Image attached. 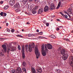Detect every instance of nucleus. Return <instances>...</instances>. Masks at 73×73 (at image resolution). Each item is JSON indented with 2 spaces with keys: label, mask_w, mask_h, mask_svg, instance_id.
Instances as JSON below:
<instances>
[{
  "label": "nucleus",
  "mask_w": 73,
  "mask_h": 73,
  "mask_svg": "<svg viewBox=\"0 0 73 73\" xmlns=\"http://www.w3.org/2000/svg\"><path fill=\"white\" fill-rule=\"evenodd\" d=\"M35 53L36 55L37 59L38 58V57H40V52H38V50L37 47H36L35 48Z\"/></svg>",
  "instance_id": "1"
},
{
  "label": "nucleus",
  "mask_w": 73,
  "mask_h": 73,
  "mask_svg": "<svg viewBox=\"0 0 73 73\" xmlns=\"http://www.w3.org/2000/svg\"><path fill=\"white\" fill-rule=\"evenodd\" d=\"M48 5L49 6V9L50 10H53V9H54L56 8L54 4L53 3H51L50 4V3H48Z\"/></svg>",
  "instance_id": "2"
},
{
  "label": "nucleus",
  "mask_w": 73,
  "mask_h": 73,
  "mask_svg": "<svg viewBox=\"0 0 73 73\" xmlns=\"http://www.w3.org/2000/svg\"><path fill=\"white\" fill-rule=\"evenodd\" d=\"M35 46V43H33L32 45H29V51L30 52H31L32 51V48H34Z\"/></svg>",
  "instance_id": "3"
},
{
  "label": "nucleus",
  "mask_w": 73,
  "mask_h": 73,
  "mask_svg": "<svg viewBox=\"0 0 73 73\" xmlns=\"http://www.w3.org/2000/svg\"><path fill=\"white\" fill-rule=\"evenodd\" d=\"M2 47L3 48V53H6L7 52V46L5 45H2Z\"/></svg>",
  "instance_id": "4"
},
{
  "label": "nucleus",
  "mask_w": 73,
  "mask_h": 73,
  "mask_svg": "<svg viewBox=\"0 0 73 73\" xmlns=\"http://www.w3.org/2000/svg\"><path fill=\"white\" fill-rule=\"evenodd\" d=\"M68 54H66L65 55H63L62 56V58L64 60H66L67 59L68 57Z\"/></svg>",
  "instance_id": "5"
},
{
  "label": "nucleus",
  "mask_w": 73,
  "mask_h": 73,
  "mask_svg": "<svg viewBox=\"0 0 73 73\" xmlns=\"http://www.w3.org/2000/svg\"><path fill=\"white\" fill-rule=\"evenodd\" d=\"M22 72V70L20 68H18L16 69V72L17 73H21Z\"/></svg>",
  "instance_id": "6"
},
{
  "label": "nucleus",
  "mask_w": 73,
  "mask_h": 73,
  "mask_svg": "<svg viewBox=\"0 0 73 73\" xmlns=\"http://www.w3.org/2000/svg\"><path fill=\"white\" fill-rule=\"evenodd\" d=\"M14 8H19L20 7V4H19V3H17L16 4L14 5Z\"/></svg>",
  "instance_id": "7"
},
{
  "label": "nucleus",
  "mask_w": 73,
  "mask_h": 73,
  "mask_svg": "<svg viewBox=\"0 0 73 73\" xmlns=\"http://www.w3.org/2000/svg\"><path fill=\"white\" fill-rule=\"evenodd\" d=\"M44 11V9H43V8H41L39 9L38 13L39 14H41V13H42L43 11Z\"/></svg>",
  "instance_id": "8"
},
{
  "label": "nucleus",
  "mask_w": 73,
  "mask_h": 73,
  "mask_svg": "<svg viewBox=\"0 0 73 73\" xmlns=\"http://www.w3.org/2000/svg\"><path fill=\"white\" fill-rule=\"evenodd\" d=\"M72 9H71V8H70L68 9L67 12L68 13H69V14H70V15H72L73 14L72 13Z\"/></svg>",
  "instance_id": "9"
},
{
  "label": "nucleus",
  "mask_w": 73,
  "mask_h": 73,
  "mask_svg": "<svg viewBox=\"0 0 73 73\" xmlns=\"http://www.w3.org/2000/svg\"><path fill=\"white\" fill-rule=\"evenodd\" d=\"M44 11L45 12L48 11H49V7H48V6L46 5L45 6L44 9Z\"/></svg>",
  "instance_id": "10"
},
{
  "label": "nucleus",
  "mask_w": 73,
  "mask_h": 73,
  "mask_svg": "<svg viewBox=\"0 0 73 73\" xmlns=\"http://www.w3.org/2000/svg\"><path fill=\"white\" fill-rule=\"evenodd\" d=\"M47 47L48 49H52V46L50 44H47Z\"/></svg>",
  "instance_id": "11"
},
{
  "label": "nucleus",
  "mask_w": 73,
  "mask_h": 73,
  "mask_svg": "<svg viewBox=\"0 0 73 73\" xmlns=\"http://www.w3.org/2000/svg\"><path fill=\"white\" fill-rule=\"evenodd\" d=\"M15 0H10L9 2L10 5H13L15 4Z\"/></svg>",
  "instance_id": "12"
},
{
  "label": "nucleus",
  "mask_w": 73,
  "mask_h": 73,
  "mask_svg": "<svg viewBox=\"0 0 73 73\" xmlns=\"http://www.w3.org/2000/svg\"><path fill=\"white\" fill-rule=\"evenodd\" d=\"M61 53L62 54H64L65 53V50L63 48H62L60 51Z\"/></svg>",
  "instance_id": "13"
},
{
  "label": "nucleus",
  "mask_w": 73,
  "mask_h": 73,
  "mask_svg": "<svg viewBox=\"0 0 73 73\" xmlns=\"http://www.w3.org/2000/svg\"><path fill=\"white\" fill-rule=\"evenodd\" d=\"M32 13L33 14H35V13H37V12L36 11V10L35 9V8H33L32 10Z\"/></svg>",
  "instance_id": "14"
},
{
  "label": "nucleus",
  "mask_w": 73,
  "mask_h": 73,
  "mask_svg": "<svg viewBox=\"0 0 73 73\" xmlns=\"http://www.w3.org/2000/svg\"><path fill=\"white\" fill-rule=\"evenodd\" d=\"M44 48L45 49V52H48V48H47V45L46 44L44 45Z\"/></svg>",
  "instance_id": "15"
},
{
  "label": "nucleus",
  "mask_w": 73,
  "mask_h": 73,
  "mask_svg": "<svg viewBox=\"0 0 73 73\" xmlns=\"http://www.w3.org/2000/svg\"><path fill=\"white\" fill-rule=\"evenodd\" d=\"M46 53L47 52H46L45 51H43L42 52V54L43 56H46Z\"/></svg>",
  "instance_id": "16"
},
{
  "label": "nucleus",
  "mask_w": 73,
  "mask_h": 73,
  "mask_svg": "<svg viewBox=\"0 0 73 73\" xmlns=\"http://www.w3.org/2000/svg\"><path fill=\"white\" fill-rule=\"evenodd\" d=\"M28 36L29 37H35V36H36V35L35 34H29L28 35Z\"/></svg>",
  "instance_id": "17"
},
{
  "label": "nucleus",
  "mask_w": 73,
  "mask_h": 73,
  "mask_svg": "<svg viewBox=\"0 0 73 73\" xmlns=\"http://www.w3.org/2000/svg\"><path fill=\"white\" fill-rule=\"evenodd\" d=\"M36 70L37 72H39V73H41V72H42V69L41 68H39L38 69H37Z\"/></svg>",
  "instance_id": "18"
},
{
  "label": "nucleus",
  "mask_w": 73,
  "mask_h": 73,
  "mask_svg": "<svg viewBox=\"0 0 73 73\" xmlns=\"http://www.w3.org/2000/svg\"><path fill=\"white\" fill-rule=\"evenodd\" d=\"M16 47H14L10 49V51L13 52L14 51H15V50H16Z\"/></svg>",
  "instance_id": "19"
},
{
  "label": "nucleus",
  "mask_w": 73,
  "mask_h": 73,
  "mask_svg": "<svg viewBox=\"0 0 73 73\" xmlns=\"http://www.w3.org/2000/svg\"><path fill=\"white\" fill-rule=\"evenodd\" d=\"M31 70L32 73H36V72L35 69V68H32L31 69Z\"/></svg>",
  "instance_id": "20"
},
{
  "label": "nucleus",
  "mask_w": 73,
  "mask_h": 73,
  "mask_svg": "<svg viewBox=\"0 0 73 73\" xmlns=\"http://www.w3.org/2000/svg\"><path fill=\"white\" fill-rule=\"evenodd\" d=\"M61 2H59L58 6L56 8V9H58V8H60V6L61 5Z\"/></svg>",
  "instance_id": "21"
},
{
  "label": "nucleus",
  "mask_w": 73,
  "mask_h": 73,
  "mask_svg": "<svg viewBox=\"0 0 73 73\" xmlns=\"http://www.w3.org/2000/svg\"><path fill=\"white\" fill-rule=\"evenodd\" d=\"M0 56H1V57H4L5 55H4L3 53L1 52H0Z\"/></svg>",
  "instance_id": "22"
},
{
  "label": "nucleus",
  "mask_w": 73,
  "mask_h": 73,
  "mask_svg": "<svg viewBox=\"0 0 73 73\" xmlns=\"http://www.w3.org/2000/svg\"><path fill=\"white\" fill-rule=\"evenodd\" d=\"M22 70H23V72L22 73H25L26 72V71L27 70H26V69L25 68H22Z\"/></svg>",
  "instance_id": "23"
},
{
  "label": "nucleus",
  "mask_w": 73,
  "mask_h": 73,
  "mask_svg": "<svg viewBox=\"0 0 73 73\" xmlns=\"http://www.w3.org/2000/svg\"><path fill=\"white\" fill-rule=\"evenodd\" d=\"M22 1L23 2V4H26V3H27V2L28 1H27V0H22Z\"/></svg>",
  "instance_id": "24"
},
{
  "label": "nucleus",
  "mask_w": 73,
  "mask_h": 73,
  "mask_svg": "<svg viewBox=\"0 0 73 73\" xmlns=\"http://www.w3.org/2000/svg\"><path fill=\"white\" fill-rule=\"evenodd\" d=\"M24 50H25V47L24 46H22V53L24 52Z\"/></svg>",
  "instance_id": "25"
},
{
  "label": "nucleus",
  "mask_w": 73,
  "mask_h": 73,
  "mask_svg": "<svg viewBox=\"0 0 73 73\" xmlns=\"http://www.w3.org/2000/svg\"><path fill=\"white\" fill-rule=\"evenodd\" d=\"M50 37L52 38H56V37L54 35H51L50 36Z\"/></svg>",
  "instance_id": "26"
},
{
  "label": "nucleus",
  "mask_w": 73,
  "mask_h": 73,
  "mask_svg": "<svg viewBox=\"0 0 73 73\" xmlns=\"http://www.w3.org/2000/svg\"><path fill=\"white\" fill-rule=\"evenodd\" d=\"M22 58H25V53L24 52H22Z\"/></svg>",
  "instance_id": "27"
},
{
  "label": "nucleus",
  "mask_w": 73,
  "mask_h": 73,
  "mask_svg": "<svg viewBox=\"0 0 73 73\" xmlns=\"http://www.w3.org/2000/svg\"><path fill=\"white\" fill-rule=\"evenodd\" d=\"M22 65H23V66H25L26 65V63H25V62H23L22 64Z\"/></svg>",
  "instance_id": "28"
},
{
  "label": "nucleus",
  "mask_w": 73,
  "mask_h": 73,
  "mask_svg": "<svg viewBox=\"0 0 73 73\" xmlns=\"http://www.w3.org/2000/svg\"><path fill=\"white\" fill-rule=\"evenodd\" d=\"M56 70L58 73H61V71L59 69H56Z\"/></svg>",
  "instance_id": "29"
},
{
  "label": "nucleus",
  "mask_w": 73,
  "mask_h": 73,
  "mask_svg": "<svg viewBox=\"0 0 73 73\" xmlns=\"http://www.w3.org/2000/svg\"><path fill=\"white\" fill-rule=\"evenodd\" d=\"M8 8V6L7 5H6L4 7V9H7Z\"/></svg>",
  "instance_id": "30"
},
{
  "label": "nucleus",
  "mask_w": 73,
  "mask_h": 73,
  "mask_svg": "<svg viewBox=\"0 0 73 73\" xmlns=\"http://www.w3.org/2000/svg\"><path fill=\"white\" fill-rule=\"evenodd\" d=\"M44 49L45 48H44V44H43L42 46V50H44Z\"/></svg>",
  "instance_id": "31"
},
{
  "label": "nucleus",
  "mask_w": 73,
  "mask_h": 73,
  "mask_svg": "<svg viewBox=\"0 0 73 73\" xmlns=\"http://www.w3.org/2000/svg\"><path fill=\"white\" fill-rule=\"evenodd\" d=\"M18 50H21V47H20V45H18Z\"/></svg>",
  "instance_id": "32"
},
{
  "label": "nucleus",
  "mask_w": 73,
  "mask_h": 73,
  "mask_svg": "<svg viewBox=\"0 0 73 73\" xmlns=\"http://www.w3.org/2000/svg\"><path fill=\"white\" fill-rule=\"evenodd\" d=\"M28 45H26L25 46V49L27 50H28Z\"/></svg>",
  "instance_id": "33"
},
{
  "label": "nucleus",
  "mask_w": 73,
  "mask_h": 73,
  "mask_svg": "<svg viewBox=\"0 0 73 73\" xmlns=\"http://www.w3.org/2000/svg\"><path fill=\"white\" fill-rule=\"evenodd\" d=\"M7 16V13H4L3 14V15L2 16L3 17H5Z\"/></svg>",
  "instance_id": "34"
},
{
  "label": "nucleus",
  "mask_w": 73,
  "mask_h": 73,
  "mask_svg": "<svg viewBox=\"0 0 73 73\" xmlns=\"http://www.w3.org/2000/svg\"><path fill=\"white\" fill-rule=\"evenodd\" d=\"M15 11L16 12H19V11H20V9H17L15 10Z\"/></svg>",
  "instance_id": "35"
},
{
  "label": "nucleus",
  "mask_w": 73,
  "mask_h": 73,
  "mask_svg": "<svg viewBox=\"0 0 73 73\" xmlns=\"http://www.w3.org/2000/svg\"><path fill=\"white\" fill-rule=\"evenodd\" d=\"M10 50L11 51V49L9 48H8V49L7 50V53L8 54H9V52Z\"/></svg>",
  "instance_id": "36"
},
{
  "label": "nucleus",
  "mask_w": 73,
  "mask_h": 73,
  "mask_svg": "<svg viewBox=\"0 0 73 73\" xmlns=\"http://www.w3.org/2000/svg\"><path fill=\"white\" fill-rule=\"evenodd\" d=\"M12 73H15L16 71H15V70H12Z\"/></svg>",
  "instance_id": "37"
},
{
  "label": "nucleus",
  "mask_w": 73,
  "mask_h": 73,
  "mask_svg": "<svg viewBox=\"0 0 73 73\" xmlns=\"http://www.w3.org/2000/svg\"><path fill=\"white\" fill-rule=\"evenodd\" d=\"M17 37H23V36L20 35H17Z\"/></svg>",
  "instance_id": "38"
},
{
  "label": "nucleus",
  "mask_w": 73,
  "mask_h": 73,
  "mask_svg": "<svg viewBox=\"0 0 73 73\" xmlns=\"http://www.w3.org/2000/svg\"><path fill=\"white\" fill-rule=\"evenodd\" d=\"M38 38H39V39H41V38H44V37L42 36H38Z\"/></svg>",
  "instance_id": "39"
},
{
  "label": "nucleus",
  "mask_w": 73,
  "mask_h": 73,
  "mask_svg": "<svg viewBox=\"0 0 73 73\" xmlns=\"http://www.w3.org/2000/svg\"><path fill=\"white\" fill-rule=\"evenodd\" d=\"M33 8H34V9L36 10V9H37L38 8V7L37 6H35V7Z\"/></svg>",
  "instance_id": "40"
},
{
  "label": "nucleus",
  "mask_w": 73,
  "mask_h": 73,
  "mask_svg": "<svg viewBox=\"0 0 73 73\" xmlns=\"http://www.w3.org/2000/svg\"><path fill=\"white\" fill-rule=\"evenodd\" d=\"M69 63L70 64V65L72 66V64H73V63H72V62H69Z\"/></svg>",
  "instance_id": "41"
},
{
  "label": "nucleus",
  "mask_w": 73,
  "mask_h": 73,
  "mask_svg": "<svg viewBox=\"0 0 73 73\" xmlns=\"http://www.w3.org/2000/svg\"><path fill=\"white\" fill-rule=\"evenodd\" d=\"M35 1L36 3H38V0H35Z\"/></svg>",
  "instance_id": "42"
},
{
  "label": "nucleus",
  "mask_w": 73,
  "mask_h": 73,
  "mask_svg": "<svg viewBox=\"0 0 73 73\" xmlns=\"http://www.w3.org/2000/svg\"><path fill=\"white\" fill-rule=\"evenodd\" d=\"M7 31L8 32H11V30L9 29L8 28L7 29Z\"/></svg>",
  "instance_id": "43"
},
{
  "label": "nucleus",
  "mask_w": 73,
  "mask_h": 73,
  "mask_svg": "<svg viewBox=\"0 0 73 73\" xmlns=\"http://www.w3.org/2000/svg\"><path fill=\"white\" fill-rule=\"evenodd\" d=\"M4 13L2 12L0 13V14L1 16H3Z\"/></svg>",
  "instance_id": "44"
},
{
  "label": "nucleus",
  "mask_w": 73,
  "mask_h": 73,
  "mask_svg": "<svg viewBox=\"0 0 73 73\" xmlns=\"http://www.w3.org/2000/svg\"><path fill=\"white\" fill-rule=\"evenodd\" d=\"M11 32L12 33H13V32H15V30H14V29H12L11 30Z\"/></svg>",
  "instance_id": "45"
},
{
  "label": "nucleus",
  "mask_w": 73,
  "mask_h": 73,
  "mask_svg": "<svg viewBox=\"0 0 73 73\" xmlns=\"http://www.w3.org/2000/svg\"><path fill=\"white\" fill-rule=\"evenodd\" d=\"M56 31H59V30H60V28L57 27L56 28Z\"/></svg>",
  "instance_id": "46"
},
{
  "label": "nucleus",
  "mask_w": 73,
  "mask_h": 73,
  "mask_svg": "<svg viewBox=\"0 0 73 73\" xmlns=\"http://www.w3.org/2000/svg\"><path fill=\"white\" fill-rule=\"evenodd\" d=\"M46 26H47V27H48V26H49V23H46Z\"/></svg>",
  "instance_id": "47"
},
{
  "label": "nucleus",
  "mask_w": 73,
  "mask_h": 73,
  "mask_svg": "<svg viewBox=\"0 0 73 73\" xmlns=\"http://www.w3.org/2000/svg\"><path fill=\"white\" fill-rule=\"evenodd\" d=\"M64 17H65V18H68V15H65Z\"/></svg>",
  "instance_id": "48"
},
{
  "label": "nucleus",
  "mask_w": 73,
  "mask_h": 73,
  "mask_svg": "<svg viewBox=\"0 0 73 73\" xmlns=\"http://www.w3.org/2000/svg\"><path fill=\"white\" fill-rule=\"evenodd\" d=\"M54 17H55V15H53L51 17L52 18Z\"/></svg>",
  "instance_id": "49"
},
{
  "label": "nucleus",
  "mask_w": 73,
  "mask_h": 73,
  "mask_svg": "<svg viewBox=\"0 0 73 73\" xmlns=\"http://www.w3.org/2000/svg\"><path fill=\"white\" fill-rule=\"evenodd\" d=\"M67 14L68 15V16L69 17V18L70 19V18H71V17H70V15H69V14Z\"/></svg>",
  "instance_id": "50"
},
{
  "label": "nucleus",
  "mask_w": 73,
  "mask_h": 73,
  "mask_svg": "<svg viewBox=\"0 0 73 73\" xmlns=\"http://www.w3.org/2000/svg\"><path fill=\"white\" fill-rule=\"evenodd\" d=\"M43 33L42 32H40V33L39 34L40 35H42L43 34Z\"/></svg>",
  "instance_id": "51"
},
{
  "label": "nucleus",
  "mask_w": 73,
  "mask_h": 73,
  "mask_svg": "<svg viewBox=\"0 0 73 73\" xmlns=\"http://www.w3.org/2000/svg\"><path fill=\"white\" fill-rule=\"evenodd\" d=\"M3 3H4V1H1V4H3Z\"/></svg>",
  "instance_id": "52"
},
{
  "label": "nucleus",
  "mask_w": 73,
  "mask_h": 73,
  "mask_svg": "<svg viewBox=\"0 0 73 73\" xmlns=\"http://www.w3.org/2000/svg\"><path fill=\"white\" fill-rule=\"evenodd\" d=\"M64 40H65V41H68L69 40L66 39H64Z\"/></svg>",
  "instance_id": "53"
},
{
  "label": "nucleus",
  "mask_w": 73,
  "mask_h": 73,
  "mask_svg": "<svg viewBox=\"0 0 73 73\" xmlns=\"http://www.w3.org/2000/svg\"><path fill=\"white\" fill-rule=\"evenodd\" d=\"M60 13L62 16H64V14H62V12Z\"/></svg>",
  "instance_id": "54"
},
{
  "label": "nucleus",
  "mask_w": 73,
  "mask_h": 73,
  "mask_svg": "<svg viewBox=\"0 0 73 73\" xmlns=\"http://www.w3.org/2000/svg\"><path fill=\"white\" fill-rule=\"evenodd\" d=\"M29 0L30 2H31L33 1V0Z\"/></svg>",
  "instance_id": "55"
},
{
  "label": "nucleus",
  "mask_w": 73,
  "mask_h": 73,
  "mask_svg": "<svg viewBox=\"0 0 73 73\" xmlns=\"http://www.w3.org/2000/svg\"><path fill=\"white\" fill-rule=\"evenodd\" d=\"M27 24H28L29 25L30 24V23H29V22H28L27 23Z\"/></svg>",
  "instance_id": "56"
},
{
  "label": "nucleus",
  "mask_w": 73,
  "mask_h": 73,
  "mask_svg": "<svg viewBox=\"0 0 73 73\" xmlns=\"http://www.w3.org/2000/svg\"><path fill=\"white\" fill-rule=\"evenodd\" d=\"M56 20L57 21H60V19H56Z\"/></svg>",
  "instance_id": "57"
},
{
  "label": "nucleus",
  "mask_w": 73,
  "mask_h": 73,
  "mask_svg": "<svg viewBox=\"0 0 73 73\" xmlns=\"http://www.w3.org/2000/svg\"><path fill=\"white\" fill-rule=\"evenodd\" d=\"M71 7H73V4H72L71 5Z\"/></svg>",
  "instance_id": "58"
},
{
  "label": "nucleus",
  "mask_w": 73,
  "mask_h": 73,
  "mask_svg": "<svg viewBox=\"0 0 73 73\" xmlns=\"http://www.w3.org/2000/svg\"><path fill=\"white\" fill-rule=\"evenodd\" d=\"M6 26H8V23H6Z\"/></svg>",
  "instance_id": "59"
},
{
  "label": "nucleus",
  "mask_w": 73,
  "mask_h": 73,
  "mask_svg": "<svg viewBox=\"0 0 73 73\" xmlns=\"http://www.w3.org/2000/svg\"><path fill=\"white\" fill-rule=\"evenodd\" d=\"M36 32H39V30H38V29H37V30H36Z\"/></svg>",
  "instance_id": "60"
},
{
  "label": "nucleus",
  "mask_w": 73,
  "mask_h": 73,
  "mask_svg": "<svg viewBox=\"0 0 73 73\" xmlns=\"http://www.w3.org/2000/svg\"><path fill=\"white\" fill-rule=\"evenodd\" d=\"M3 40V39L1 38H0V40Z\"/></svg>",
  "instance_id": "61"
},
{
  "label": "nucleus",
  "mask_w": 73,
  "mask_h": 73,
  "mask_svg": "<svg viewBox=\"0 0 73 73\" xmlns=\"http://www.w3.org/2000/svg\"><path fill=\"white\" fill-rule=\"evenodd\" d=\"M58 27H59V28H62V26H58Z\"/></svg>",
  "instance_id": "62"
},
{
  "label": "nucleus",
  "mask_w": 73,
  "mask_h": 73,
  "mask_svg": "<svg viewBox=\"0 0 73 73\" xmlns=\"http://www.w3.org/2000/svg\"><path fill=\"white\" fill-rule=\"evenodd\" d=\"M65 13H66L67 14H68V13L67 12L65 11Z\"/></svg>",
  "instance_id": "63"
},
{
  "label": "nucleus",
  "mask_w": 73,
  "mask_h": 73,
  "mask_svg": "<svg viewBox=\"0 0 73 73\" xmlns=\"http://www.w3.org/2000/svg\"><path fill=\"white\" fill-rule=\"evenodd\" d=\"M60 0V1H64V0Z\"/></svg>",
  "instance_id": "64"
}]
</instances>
